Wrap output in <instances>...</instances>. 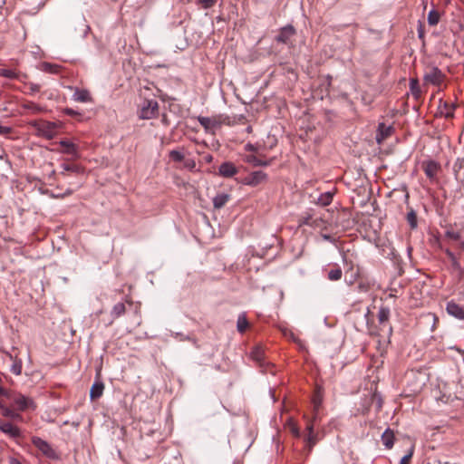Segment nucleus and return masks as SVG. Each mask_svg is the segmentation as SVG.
<instances>
[{"label":"nucleus","mask_w":464,"mask_h":464,"mask_svg":"<svg viewBox=\"0 0 464 464\" xmlns=\"http://www.w3.org/2000/svg\"><path fill=\"white\" fill-rule=\"evenodd\" d=\"M104 390V384L102 382H96L92 384L91 391H90V397L92 400L99 399Z\"/></svg>","instance_id":"dca6fc26"},{"label":"nucleus","mask_w":464,"mask_h":464,"mask_svg":"<svg viewBox=\"0 0 464 464\" xmlns=\"http://www.w3.org/2000/svg\"><path fill=\"white\" fill-rule=\"evenodd\" d=\"M0 75L8 79H18L19 74L10 69H1Z\"/></svg>","instance_id":"f704fd0d"},{"label":"nucleus","mask_w":464,"mask_h":464,"mask_svg":"<svg viewBox=\"0 0 464 464\" xmlns=\"http://www.w3.org/2000/svg\"><path fill=\"white\" fill-rule=\"evenodd\" d=\"M392 131L393 128L392 126L386 125L383 122L379 123L375 137L377 143L381 144L384 140L392 135Z\"/></svg>","instance_id":"9d476101"},{"label":"nucleus","mask_w":464,"mask_h":464,"mask_svg":"<svg viewBox=\"0 0 464 464\" xmlns=\"http://www.w3.org/2000/svg\"><path fill=\"white\" fill-rule=\"evenodd\" d=\"M440 13L434 9L430 10L428 14V24L431 26L437 25L440 21Z\"/></svg>","instance_id":"c756f323"},{"label":"nucleus","mask_w":464,"mask_h":464,"mask_svg":"<svg viewBox=\"0 0 464 464\" xmlns=\"http://www.w3.org/2000/svg\"><path fill=\"white\" fill-rule=\"evenodd\" d=\"M59 144L63 148V152L66 154H70L72 156L77 155L78 148L76 144L73 142L68 140H60Z\"/></svg>","instance_id":"2eb2a0df"},{"label":"nucleus","mask_w":464,"mask_h":464,"mask_svg":"<svg viewBox=\"0 0 464 464\" xmlns=\"http://www.w3.org/2000/svg\"><path fill=\"white\" fill-rule=\"evenodd\" d=\"M32 442H33L34 446L36 449H38L47 458L52 459H58L57 453L46 440H44L39 437H34L32 439Z\"/></svg>","instance_id":"20e7f679"},{"label":"nucleus","mask_w":464,"mask_h":464,"mask_svg":"<svg viewBox=\"0 0 464 464\" xmlns=\"http://www.w3.org/2000/svg\"><path fill=\"white\" fill-rule=\"evenodd\" d=\"M342 276H343V271H342L341 267H339L338 266L330 269L327 272V278L330 281H339L342 278Z\"/></svg>","instance_id":"b1692460"},{"label":"nucleus","mask_w":464,"mask_h":464,"mask_svg":"<svg viewBox=\"0 0 464 464\" xmlns=\"http://www.w3.org/2000/svg\"><path fill=\"white\" fill-rule=\"evenodd\" d=\"M423 79L427 83L440 85L444 80V74L438 67L433 66L426 71Z\"/></svg>","instance_id":"423d86ee"},{"label":"nucleus","mask_w":464,"mask_h":464,"mask_svg":"<svg viewBox=\"0 0 464 464\" xmlns=\"http://www.w3.org/2000/svg\"><path fill=\"white\" fill-rule=\"evenodd\" d=\"M2 414L6 417L10 418L12 420H22V416L19 413H16L13 410L9 409L8 407L5 406V408L2 410Z\"/></svg>","instance_id":"2f4dec72"},{"label":"nucleus","mask_w":464,"mask_h":464,"mask_svg":"<svg viewBox=\"0 0 464 464\" xmlns=\"http://www.w3.org/2000/svg\"><path fill=\"white\" fill-rule=\"evenodd\" d=\"M382 442L386 449H392L394 445V433L391 429H386L382 435Z\"/></svg>","instance_id":"4468645a"},{"label":"nucleus","mask_w":464,"mask_h":464,"mask_svg":"<svg viewBox=\"0 0 464 464\" xmlns=\"http://www.w3.org/2000/svg\"><path fill=\"white\" fill-rule=\"evenodd\" d=\"M250 356L254 361L258 362L261 366L263 365L265 354H264V351L261 347L256 346V347L253 348V350L250 353Z\"/></svg>","instance_id":"aec40b11"},{"label":"nucleus","mask_w":464,"mask_h":464,"mask_svg":"<svg viewBox=\"0 0 464 464\" xmlns=\"http://www.w3.org/2000/svg\"><path fill=\"white\" fill-rule=\"evenodd\" d=\"M267 176L261 170L254 171L245 178V184L249 186H257L266 179Z\"/></svg>","instance_id":"1a4fd4ad"},{"label":"nucleus","mask_w":464,"mask_h":464,"mask_svg":"<svg viewBox=\"0 0 464 464\" xmlns=\"http://www.w3.org/2000/svg\"><path fill=\"white\" fill-rule=\"evenodd\" d=\"M445 237L450 240L458 241L460 239V233L458 231L448 229L445 231Z\"/></svg>","instance_id":"c9c22d12"},{"label":"nucleus","mask_w":464,"mask_h":464,"mask_svg":"<svg viewBox=\"0 0 464 464\" xmlns=\"http://www.w3.org/2000/svg\"><path fill=\"white\" fill-rule=\"evenodd\" d=\"M422 168L425 175L430 180H434L440 169V165L435 160H430L422 163Z\"/></svg>","instance_id":"0eeeda50"},{"label":"nucleus","mask_w":464,"mask_h":464,"mask_svg":"<svg viewBox=\"0 0 464 464\" xmlns=\"http://www.w3.org/2000/svg\"><path fill=\"white\" fill-rule=\"evenodd\" d=\"M412 454H413V450L411 449L408 454H406L405 456L402 457L400 464H408V462L410 461V459L412 457Z\"/></svg>","instance_id":"37998d69"},{"label":"nucleus","mask_w":464,"mask_h":464,"mask_svg":"<svg viewBox=\"0 0 464 464\" xmlns=\"http://www.w3.org/2000/svg\"><path fill=\"white\" fill-rule=\"evenodd\" d=\"M390 313L391 312H390L389 307H386V306L380 307V309L378 311V314H377L379 323L380 324L387 323L389 320V317H390Z\"/></svg>","instance_id":"a878e982"},{"label":"nucleus","mask_w":464,"mask_h":464,"mask_svg":"<svg viewBox=\"0 0 464 464\" xmlns=\"http://www.w3.org/2000/svg\"><path fill=\"white\" fill-rule=\"evenodd\" d=\"M230 199V196L227 193H220L214 197L213 198V205L215 208H223Z\"/></svg>","instance_id":"f3484780"},{"label":"nucleus","mask_w":464,"mask_h":464,"mask_svg":"<svg viewBox=\"0 0 464 464\" xmlns=\"http://www.w3.org/2000/svg\"><path fill=\"white\" fill-rule=\"evenodd\" d=\"M445 254L447 255V256L449 257V259L450 260L451 262V266L454 269L456 270H461V266H460V263L459 261L458 260V258L456 257L455 254L449 248H446L444 250Z\"/></svg>","instance_id":"cd10ccee"},{"label":"nucleus","mask_w":464,"mask_h":464,"mask_svg":"<svg viewBox=\"0 0 464 464\" xmlns=\"http://www.w3.org/2000/svg\"><path fill=\"white\" fill-rule=\"evenodd\" d=\"M40 70L45 72L57 74L60 72V66L55 63H42L40 65Z\"/></svg>","instance_id":"412c9836"},{"label":"nucleus","mask_w":464,"mask_h":464,"mask_svg":"<svg viewBox=\"0 0 464 464\" xmlns=\"http://www.w3.org/2000/svg\"><path fill=\"white\" fill-rule=\"evenodd\" d=\"M11 392L5 390L0 386V395L5 396L6 398H11Z\"/></svg>","instance_id":"de8ad7c7"},{"label":"nucleus","mask_w":464,"mask_h":464,"mask_svg":"<svg viewBox=\"0 0 464 464\" xmlns=\"http://www.w3.org/2000/svg\"><path fill=\"white\" fill-rule=\"evenodd\" d=\"M0 430L10 438H18L21 435L20 430L10 422L0 420Z\"/></svg>","instance_id":"f8f14e48"},{"label":"nucleus","mask_w":464,"mask_h":464,"mask_svg":"<svg viewBox=\"0 0 464 464\" xmlns=\"http://www.w3.org/2000/svg\"><path fill=\"white\" fill-rule=\"evenodd\" d=\"M11 131H12V129L10 127L3 126L0 123V135H7V134L11 133Z\"/></svg>","instance_id":"c03bdc74"},{"label":"nucleus","mask_w":464,"mask_h":464,"mask_svg":"<svg viewBox=\"0 0 464 464\" xmlns=\"http://www.w3.org/2000/svg\"><path fill=\"white\" fill-rule=\"evenodd\" d=\"M44 125L46 127V132H48L49 136H51L52 132L53 131L54 126H55L54 123L45 122Z\"/></svg>","instance_id":"49530a36"},{"label":"nucleus","mask_w":464,"mask_h":464,"mask_svg":"<svg viewBox=\"0 0 464 464\" xmlns=\"http://www.w3.org/2000/svg\"><path fill=\"white\" fill-rule=\"evenodd\" d=\"M248 325H249V324H248L246 314L244 313L240 314L238 315L237 322V331L239 333H244L247 329Z\"/></svg>","instance_id":"393cba45"},{"label":"nucleus","mask_w":464,"mask_h":464,"mask_svg":"<svg viewBox=\"0 0 464 464\" xmlns=\"http://www.w3.org/2000/svg\"><path fill=\"white\" fill-rule=\"evenodd\" d=\"M61 168L63 169V171L61 172L63 175L64 174L65 171H77V169H78V168L76 166L69 165L66 163H63L61 165Z\"/></svg>","instance_id":"a19ab883"},{"label":"nucleus","mask_w":464,"mask_h":464,"mask_svg":"<svg viewBox=\"0 0 464 464\" xmlns=\"http://www.w3.org/2000/svg\"><path fill=\"white\" fill-rule=\"evenodd\" d=\"M226 117L217 115L213 117L198 116V121L207 133L215 134L216 130L226 123Z\"/></svg>","instance_id":"f257e3e1"},{"label":"nucleus","mask_w":464,"mask_h":464,"mask_svg":"<svg viewBox=\"0 0 464 464\" xmlns=\"http://www.w3.org/2000/svg\"><path fill=\"white\" fill-rule=\"evenodd\" d=\"M334 197V192L327 191L322 193L317 198V204L323 207L328 206L331 204Z\"/></svg>","instance_id":"4be33fe9"},{"label":"nucleus","mask_w":464,"mask_h":464,"mask_svg":"<svg viewBox=\"0 0 464 464\" xmlns=\"http://www.w3.org/2000/svg\"><path fill=\"white\" fill-rule=\"evenodd\" d=\"M206 160L208 162H210L212 160V156L208 155V157H206Z\"/></svg>","instance_id":"864d4df0"},{"label":"nucleus","mask_w":464,"mask_h":464,"mask_svg":"<svg viewBox=\"0 0 464 464\" xmlns=\"http://www.w3.org/2000/svg\"><path fill=\"white\" fill-rule=\"evenodd\" d=\"M422 34H422V32H420H420H419V36H420V37H422Z\"/></svg>","instance_id":"4d7b16f0"},{"label":"nucleus","mask_w":464,"mask_h":464,"mask_svg":"<svg viewBox=\"0 0 464 464\" xmlns=\"http://www.w3.org/2000/svg\"><path fill=\"white\" fill-rule=\"evenodd\" d=\"M22 367H23V362H22V360L21 359H14V362L13 364L11 365V368H10V371L15 374V375H20L21 372H22Z\"/></svg>","instance_id":"473e14b6"},{"label":"nucleus","mask_w":464,"mask_h":464,"mask_svg":"<svg viewBox=\"0 0 464 464\" xmlns=\"http://www.w3.org/2000/svg\"><path fill=\"white\" fill-rule=\"evenodd\" d=\"M14 404L17 407V409L21 411H26V410H34L36 408V405L34 403V401L29 398V397H26L23 394H14L13 395L11 393V398H10Z\"/></svg>","instance_id":"39448f33"},{"label":"nucleus","mask_w":464,"mask_h":464,"mask_svg":"<svg viewBox=\"0 0 464 464\" xmlns=\"http://www.w3.org/2000/svg\"><path fill=\"white\" fill-rule=\"evenodd\" d=\"M29 88V91L26 92L29 95H34L41 89V85L34 82H29L26 84Z\"/></svg>","instance_id":"4c0bfd02"},{"label":"nucleus","mask_w":464,"mask_h":464,"mask_svg":"<svg viewBox=\"0 0 464 464\" xmlns=\"http://www.w3.org/2000/svg\"><path fill=\"white\" fill-rule=\"evenodd\" d=\"M74 30H80L82 33L83 37H85L90 30L89 25L86 24V20L83 14L79 15L77 24L74 25Z\"/></svg>","instance_id":"6ab92c4d"},{"label":"nucleus","mask_w":464,"mask_h":464,"mask_svg":"<svg viewBox=\"0 0 464 464\" xmlns=\"http://www.w3.org/2000/svg\"><path fill=\"white\" fill-rule=\"evenodd\" d=\"M184 166L188 169H193L196 167V163L193 160H185Z\"/></svg>","instance_id":"a18cd8bd"},{"label":"nucleus","mask_w":464,"mask_h":464,"mask_svg":"<svg viewBox=\"0 0 464 464\" xmlns=\"http://www.w3.org/2000/svg\"><path fill=\"white\" fill-rule=\"evenodd\" d=\"M292 432H293V434H294L295 437H299V436H300V431H299V430H298L296 427H294V428L292 429Z\"/></svg>","instance_id":"8fccbe9b"},{"label":"nucleus","mask_w":464,"mask_h":464,"mask_svg":"<svg viewBox=\"0 0 464 464\" xmlns=\"http://www.w3.org/2000/svg\"><path fill=\"white\" fill-rule=\"evenodd\" d=\"M66 112H67V114H73L74 113L72 109H67Z\"/></svg>","instance_id":"603ef678"},{"label":"nucleus","mask_w":464,"mask_h":464,"mask_svg":"<svg viewBox=\"0 0 464 464\" xmlns=\"http://www.w3.org/2000/svg\"><path fill=\"white\" fill-rule=\"evenodd\" d=\"M5 408V405L2 403V401H0V410L2 411L3 409Z\"/></svg>","instance_id":"5fc2aeb1"},{"label":"nucleus","mask_w":464,"mask_h":464,"mask_svg":"<svg viewBox=\"0 0 464 464\" xmlns=\"http://www.w3.org/2000/svg\"><path fill=\"white\" fill-rule=\"evenodd\" d=\"M217 0H198L197 4L201 5L204 9H208L214 6Z\"/></svg>","instance_id":"58836bf2"},{"label":"nucleus","mask_w":464,"mask_h":464,"mask_svg":"<svg viewBox=\"0 0 464 464\" xmlns=\"http://www.w3.org/2000/svg\"><path fill=\"white\" fill-rule=\"evenodd\" d=\"M411 89L414 95H417L419 93L417 80H411Z\"/></svg>","instance_id":"79ce46f5"},{"label":"nucleus","mask_w":464,"mask_h":464,"mask_svg":"<svg viewBox=\"0 0 464 464\" xmlns=\"http://www.w3.org/2000/svg\"><path fill=\"white\" fill-rule=\"evenodd\" d=\"M406 219L412 229L417 227V214L412 208L407 213Z\"/></svg>","instance_id":"7c9ffc66"},{"label":"nucleus","mask_w":464,"mask_h":464,"mask_svg":"<svg viewBox=\"0 0 464 464\" xmlns=\"http://www.w3.org/2000/svg\"><path fill=\"white\" fill-rule=\"evenodd\" d=\"M321 403H322V401L320 398H314L313 400V406H314V417H313L314 420H315L317 419V411L321 406Z\"/></svg>","instance_id":"ea45409f"},{"label":"nucleus","mask_w":464,"mask_h":464,"mask_svg":"<svg viewBox=\"0 0 464 464\" xmlns=\"http://www.w3.org/2000/svg\"><path fill=\"white\" fill-rule=\"evenodd\" d=\"M245 161L253 165V166H267L270 164V160L269 161H264V160H259L256 156L255 155H247L245 157Z\"/></svg>","instance_id":"bb28decb"},{"label":"nucleus","mask_w":464,"mask_h":464,"mask_svg":"<svg viewBox=\"0 0 464 464\" xmlns=\"http://www.w3.org/2000/svg\"><path fill=\"white\" fill-rule=\"evenodd\" d=\"M169 158L175 162H181L184 160V154L181 150H173L169 151Z\"/></svg>","instance_id":"72a5a7b5"},{"label":"nucleus","mask_w":464,"mask_h":464,"mask_svg":"<svg viewBox=\"0 0 464 464\" xmlns=\"http://www.w3.org/2000/svg\"><path fill=\"white\" fill-rule=\"evenodd\" d=\"M307 435L305 436V441L308 445L309 450L316 444L317 442V434L314 432V424L308 423L306 426Z\"/></svg>","instance_id":"ddd939ff"},{"label":"nucleus","mask_w":464,"mask_h":464,"mask_svg":"<svg viewBox=\"0 0 464 464\" xmlns=\"http://www.w3.org/2000/svg\"><path fill=\"white\" fill-rule=\"evenodd\" d=\"M454 109L455 107L453 105L444 103V109L441 111V113L444 114L446 118H451L453 116Z\"/></svg>","instance_id":"e433bc0d"},{"label":"nucleus","mask_w":464,"mask_h":464,"mask_svg":"<svg viewBox=\"0 0 464 464\" xmlns=\"http://www.w3.org/2000/svg\"><path fill=\"white\" fill-rule=\"evenodd\" d=\"M296 34V30L292 24H287L279 29L275 40L277 43L287 45L289 48L295 46L293 38Z\"/></svg>","instance_id":"f03ea898"},{"label":"nucleus","mask_w":464,"mask_h":464,"mask_svg":"<svg viewBox=\"0 0 464 464\" xmlns=\"http://www.w3.org/2000/svg\"><path fill=\"white\" fill-rule=\"evenodd\" d=\"M124 313H125V304L123 303L120 302L113 305L111 314L112 318L115 319V318H118V317L121 316L122 314H124Z\"/></svg>","instance_id":"c85d7f7f"},{"label":"nucleus","mask_w":464,"mask_h":464,"mask_svg":"<svg viewBox=\"0 0 464 464\" xmlns=\"http://www.w3.org/2000/svg\"><path fill=\"white\" fill-rule=\"evenodd\" d=\"M21 107L24 110L32 111L33 113H40L44 111L43 107H41L39 104L29 101L23 102Z\"/></svg>","instance_id":"5701e85b"},{"label":"nucleus","mask_w":464,"mask_h":464,"mask_svg":"<svg viewBox=\"0 0 464 464\" xmlns=\"http://www.w3.org/2000/svg\"><path fill=\"white\" fill-rule=\"evenodd\" d=\"M245 150H247V151H256V148L254 144L252 143H247L245 145Z\"/></svg>","instance_id":"09e8293b"},{"label":"nucleus","mask_w":464,"mask_h":464,"mask_svg":"<svg viewBox=\"0 0 464 464\" xmlns=\"http://www.w3.org/2000/svg\"><path fill=\"white\" fill-rule=\"evenodd\" d=\"M459 246H460V247H461L462 249H464V241H461V242H460V244H459Z\"/></svg>","instance_id":"6e6d98bb"},{"label":"nucleus","mask_w":464,"mask_h":464,"mask_svg":"<svg viewBox=\"0 0 464 464\" xmlns=\"http://www.w3.org/2000/svg\"><path fill=\"white\" fill-rule=\"evenodd\" d=\"M72 99H73V101L79 102H90L91 101L90 92L87 90L76 89L72 95Z\"/></svg>","instance_id":"a211bd4d"},{"label":"nucleus","mask_w":464,"mask_h":464,"mask_svg":"<svg viewBox=\"0 0 464 464\" xmlns=\"http://www.w3.org/2000/svg\"><path fill=\"white\" fill-rule=\"evenodd\" d=\"M159 114V103L155 100H146L143 102L139 116L142 120L154 119Z\"/></svg>","instance_id":"7ed1b4c3"},{"label":"nucleus","mask_w":464,"mask_h":464,"mask_svg":"<svg viewBox=\"0 0 464 464\" xmlns=\"http://www.w3.org/2000/svg\"><path fill=\"white\" fill-rule=\"evenodd\" d=\"M10 464H22L18 459L12 458L10 459Z\"/></svg>","instance_id":"3c124183"},{"label":"nucleus","mask_w":464,"mask_h":464,"mask_svg":"<svg viewBox=\"0 0 464 464\" xmlns=\"http://www.w3.org/2000/svg\"><path fill=\"white\" fill-rule=\"evenodd\" d=\"M446 311L450 316L464 320V308L455 301L450 300L446 304Z\"/></svg>","instance_id":"6e6552de"},{"label":"nucleus","mask_w":464,"mask_h":464,"mask_svg":"<svg viewBox=\"0 0 464 464\" xmlns=\"http://www.w3.org/2000/svg\"><path fill=\"white\" fill-rule=\"evenodd\" d=\"M237 171L235 164L230 161L223 162L218 168V174L223 178H232Z\"/></svg>","instance_id":"9b49d317"}]
</instances>
